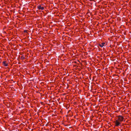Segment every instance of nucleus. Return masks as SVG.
<instances>
[{
  "label": "nucleus",
  "instance_id": "obj_3",
  "mask_svg": "<svg viewBox=\"0 0 131 131\" xmlns=\"http://www.w3.org/2000/svg\"><path fill=\"white\" fill-rule=\"evenodd\" d=\"M37 8L39 9L43 10L44 9V7H42L41 5H38L37 6Z\"/></svg>",
  "mask_w": 131,
  "mask_h": 131
},
{
  "label": "nucleus",
  "instance_id": "obj_5",
  "mask_svg": "<svg viewBox=\"0 0 131 131\" xmlns=\"http://www.w3.org/2000/svg\"><path fill=\"white\" fill-rule=\"evenodd\" d=\"M26 31H26V30H25L24 31V32H26Z\"/></svg>",
  "mask_w": 131,
  "mask_h": 131
},
{
  "label": "nucleus",
  "instance_id": "obj_1",
  "mask_svg": "<svg viewBox=\"0 0 131 131\" xmlns=\"http://www.w3.org/2000/svg\"><path fill=\"white\" fill-rule=\"evenodd\" d=\"M118 118L115 122L116 126H118L121 124V122L123 121L124 118L123 116L121 115L117 116Z\"/></svg>",
  "mask_w": 131,
  "mask_h": 131
},
{
  "label": "nucleus",
  "instance_id": "obj_4",
  "mask_svg": "<svg viewBox=\"0 0 131 131\" xmlns=\"http://www.w3.org/2000/svg\"><path fill=\"white\" fill-rule=\"evenodd\" d=\"M105 42H103L101 44H99V46L101 47H102L104 46H105Z\"/></svg>",
  "mask_w": 131,
  "mask_h": 131
},
{
  "label": "nucleus",
  "instance_id": "obj_2",
  "mask_svg": "<svg viewBox=\"0 0 131 131\" xmlns=\"http://www.w3.org/2000/svg\"><path fill=\"white\" fill-rule=\"evenodd\" d=\"M6 61H4L2 62L3 65L5 67H7L8 66V63H6Z\"/></svg>",
  "mask_w": 131,
  "mask_h": 131
},
{
  "label": "nucleus",
  "instance_id": "obj_6",
  "mask_svg": "<svg viewBox=\"0 0 131 131\" xmlns=\"http://www.w3.org/2000/svg\"><path fill=\"white\" fill-rule=\"evenodd\" d=\"M1 60V59L0 58V60Z\"/></svg>",
  "mask_w": 131,
  "mask_h": 131
}]
</instances>
